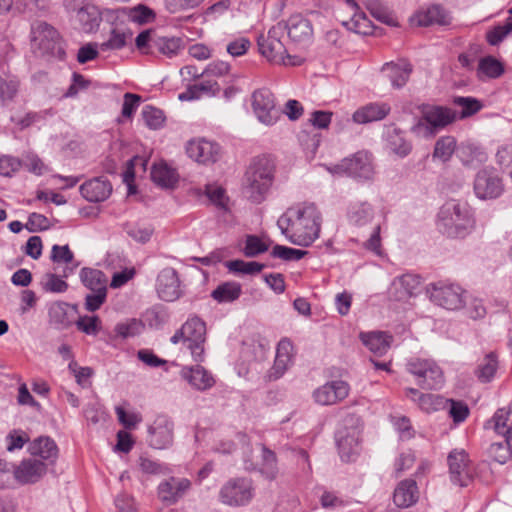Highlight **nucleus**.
Listing matches in <instances>:
<instances>
[{"instance_id": "obj_1", "label": "nucleus", "mask_w": 512, "mask_h": 512, "mask_svg": "<svg viewBox=\"0 0 512 512\" xmlns=\"http://www.w3.org/2000/svg\"><path fill=\"white\" fill-rule=\"evenodd\" d=\"M313 37L310 21L297 14L292 15L286 22H278L268 31L267 36L258 38L261 54L269 61L289 66H299L303 57L292 55L295 48H305Z\"/></svg>"}, {"instance_id": "obj_2", "label": "nucleus", "mask_w": 512, "mask_h": 512, "mask_svg": "<svg viewBox=\"0 0 512 512\" xmlns=\"http://www.w3.org/2000/svg\"><path fill=\"white\" fill-rule=\"evenodd\" d=\"M321 213L313 203H305L287 209L277 221L286 239L298 246L311 245L320 234Z\"/></svg>"}, {"instance_id": "obj_3", "label": "nucleus", "mask_w": 512, "mask_h": 512, "mask_svg": "<svg viewBox=\"0 0 512 512\" xmlns=\"http://www.w3.org/2000/svg\"><path fill=\"white\" fill-rule=\"evenodd\" d=\"M436 227L447 238L464 239L476 228L474 209L466 201L448 200L438 211Z\"/></svg>"}, {"instance_id": "obj_4", "label": "nucleus", "mask_w": 512, "mask_h": 512, "mask_svg": "<svg viewBox=\"0 0 512 512\" xmlns=\"http://www.w3.org/2000/svg\"><path fill=\"white\" fill-rule=\"evenodd\" d=\"M455 110L447 106L424 104L420 108V116L411 126L410 132L422 139H432L440 131L457 120Z\"/></svg>"}, {"instance_id": "obj_5", "label": "nucleus", "mask_w": 512, "mask_h": 512, "mask_svg": "<svg viewBox=\"0 0 512 512\" xmlns=\"http://www.w3.org/2000/svg\"><path fill=\"white\" fill-rule=\"evenodd\" d=\"M273 182V169L266 160H258L246 172L244 191L254 203L264 200Z\"/></svg>"}, {"instance_id": "obj_6", "label": "nucleus", "mask_w": 512, "mask_h": 512, "mask_svg": "<svg viewBox=\"0 0 512 512\" xmlns=\"http://www.w3.org/2000/svg\"><path fill=\"white\" fill-rule=\"evenodd\" d=\"M361 433L362 424L358 417L348 416L344 419L343 426L335 434L339 455L343 461H352L359 453Z\"/></svg>"}, {"instance_id": "obj_7", "label": "nucleus", "mask_w": 512, "mask_h": 512, "mask_svg": "<svg viewBox=\"0 0 512 512\" xmlns=\"http://www.w3.org/2000/svg\"><path fill=\"white\" fill-rule=\"evenodd\" d=\"M406 369L416 377L417 384L423 389H439L444 384L441 368L431 359L411 358L407 361Z\"/></svg>"}, {"instance_id": "obj_8", "label": "nucleus", "mask_w": 512, "mask_h": 512, "mask_svg": "<svg viewBox=\"0 0 512 512\" xmlns=\"http://www.w3.org/2000/svg\"><path fill=\"white\" fill-rule=\"evenodd\" d=\"M243 464L246 471H258L267 479H274L277 474L276 455L262 444L245 450Z\"/></svg>"}, {"instance_id": "obj_9", "label": "nucleus", "mask_w": 512, "mask_h": 512, "mask_svg": "<svg viewBox=\"0 0 512 512\" xmlns=\"http://www.w3.org/2000/svg\"><path fill=\"white\" fill-rule=\"evenodd\" d=\"M251 105L258 121L266 126H273L281 118V108L277 107L274 94L267 88L252 93Z\"/></svg>"}, {"instance_id": "obj_10", "label": "nucleus", "mask_w": 512, "mask_h": 512, "mask_svg": "<svg viewBox=\"0 0 512 512\" xmlns=\"http://www.w3.org/2000/svg\"><path fill=\"white\" fill-rule=\"evenodd\" d=\"M433 303L448 310L463 307L464 290L457 284L447 281L431 283L427 289Z\"/></svg>"}, {"instance_id": "obj_11", "label": "nucleus", "mask_w": 512, "mask_h": 512, "mask_svg": "<svg viewBox=\"0 0 512 512\" xmlns=\"http://www.w3.org/2000/svg\"><path fill=\"white\" fill-rule=\"evenodd\" d=\"M254 496L252 481L248 478L229 479L220 489L219 499L228 506L238 507L248 504Z\"/></svg>"}, {"instance_id": "obj_12", "label": "nucleus", "mask_w": 512, "mask_h": 512, "mask_svg": "<svg viewBox=\"0 0 512 512\" xmlns=\"http://www.w3.org/2000/svg\"><path fill=\"white\" fill-rule=\"evenodd\" d=\"M181 333L184 334V345L190 350L194 361H204L205 323L198 317L189 318L182 325Z\"/></svg>"}, {"instance_id": "obj_13", "label": "nucleus", "mask_w": 512, "mask_h": 512, "mask_svg": "<svg viewBox=\"0 0 512 512\" xmlns=\"http://www.w3.org/2000/svg\"><path fill=\"white\" fill-rule=\"evenodd\" d=\"M474 193L481 200L496 199L504 192L503 180L492 167L479 170L474 179Z\"/></svg>"}, {"instance_id": "obj_14", "label": "nucleus", "mask_w": 512, "mask_h": 512, "mask_svg": "<svg viewBox=\"0 0 512 512\" xmlns=\"http://www.w3.org/2000/svg\"><path fill=\"white\" fill-rule=\"evenodd\" d=\"M147 441L154 449H167L174 440V422L167 415H158L148 426Z\"/></svg>"}, {"instance_id": "obj_15", "label": "nucleus", "mask_w": 512, "mask_h": 512, "mask_svg": "<svg viewBox=\"0 0 512 512\" xmlns=\"http://www.w3.org/2000/svg\"><path fill=\"white\" fill-rule=\"evenodd\" d=\"M450 480L453 484L465 487L472 479L470 460L465 450H453L447 457Z\"/></svg>"}, {"instance_id": "obj_16", "label": "nucleus", "mask_w": 512, "mask_h": 512, "mask_svg": "<svg viewBox=\"0 0 512 512\" xmlns=\"http://www.w3.org/2000/svg\"><path fill=\"white\" fill-rule=\"evenodd\" d=\"M335 172H344L351 177L369 180L374 174L371 157L366 152H358L352 158L344 159L335 167Z\"/></svg>"}, {"instance_id": "obj_17", "label": "nucleus", "mask_w": 512, "mask_h": 512, "mask_svg": "<svg viewBox=\"0 0 512 512\" xmlns=\"http://www.w3.org/2000/svg\"><path fill=\"white\" fill-rule=\"evenodd\" d=\"M156 291L159 298L166 302H173L181 297L180 280L174 268L166 267L159 272L156 279Z\"/></svg>"}, {"instance_id": "obj_18", "label": "nucleus", "mask_w": 512, "mask_h": 512, "mask_svg": "<svg viewBox=\"0 0 512 512\" xmlns=\"http://www.w3.org/2000/svg\"><path fill=\"white\" fill-rule=\"evenodd\" d=\"M220 146L206 139H195L187 143L186 153L194 161L202 164L215 163L220 157Z\"/></svg>"}, {"instance_id": "obj_19", "label": "nucleus", "mask_w": 512, "mask_h": 512, "mask_svg": "<svg viewBox=\"0 0 512 512\" xmlns=\"http://www.w3.org/2000/svg\"><path fill=\"white\" fill-rule=\"evenodd\" d=\"M350 391L349 384L342 380H334L318 387L313 398L320 405H334L344 400Z\"/></svg>"}, {"instance_id": "obj_20", "label": "nucleus", "mask_w": 512, "mask_h": 512, "mask_svg": "<svg viewBox=\"0 0 512 512\" xmlns=\"http://www.w3.org/2000/svg\"><path fill=\"white\" fill-rule=\"evenodd\" d=\"M191 482L186 478L170 477L157 488L158 498L167 505L177 503L190 489Z\"/></svg>"}, {"instance_id": "obj_21", "label": "nucleus", "mask_w": 512, "mask_h": 512, "mask_svg": "<svg viewBox=\"0 0 512 512\" xmlns=\"http://www.w3.org/2000/svg\"><path fill=\"white\" fill-rule=\"evenodd\" d=\"M180 376L192 389L199 392L211 389L216 383L213 374L199 364L184 366L180 371Z\"/></svg>"}, {"instance_id": "obj_22", "label": "nucleus", "mask_w": 512, "mask_h": 512, "mask_svg": "<svg viewBox=\"0 0 512 512\" xmlns=\"http://www.w3.org/2000/svg\"><path fill=\"white\" fill-rule=\"evenodd\" d=\"M47 465L35 458L24 459L13 469V475L20 484H34L46 474Z\"/></svg>"}, {"instance_id": "obj_23", "label": "nucleus", "mask_w": 512, "mask_h": 512, "mask_svg": "<svg viewBox=\"0 0 512 512\" xmlns=\"http://www.w3.org/2000/svg\"><path fill=\"white\" fill-rule=\"evenodd\" d=\"M421 284V278L415 274H403L394 278L388 290L390 298L404 301L416 294Z\"/></svg>"}, {"instance_id": "obj_24", "label": "nucleus", "mask_w": 512, "mask_h": 512, "mask_svg": "<svg viewBox=\"0 0 512 512\" xmlns=\"http://www.w3.org/2000/svg\"><path fill=\"white\" fill-rule=\"evenodd\" d=\"M346 217L351 226L363 228L372 223L375 217V209L366 200H354L347 206Z\"/></svg>"}, {"instance_id": "obj_25", "label": "nucleus", "mask_w": 512, "mask_h": 512, "mask_svg": "<svg viewBox=\"0 0 512 512\" xmlns=\"http://www.w3.org/2000/svg\"><path fill=\"white\" fill-rule=\"evenodd\" d=\"M411 22L421 27L430 25L448 26L452 22V17L442 6L432 5L424 11L417 12L411 18Z\"/></svg>"}, {"instance_id": "obj_26", "label": "nucleus", "mask_w": 512, "mask_h": 512, "mask_svg": "<svg viewBox=\"0 0 512 512\" xmlns=\"http://www.w3.org/2000/svg\"><path fill=\"white\" fill-rule=\"evenodd\" d=\"M293 360V344L288 338L279 341L276 348L275 361L269 371V378L277 380L284 375Z\"/></svg>"}, {"instance_id": "obj_27", "label": "nucleus", "mask_w": 512, "mask_h": 512, "mask_svg": "<svg viewBox=\"0 0 512 512\" xmlns=\"http://www.w3.org/2000/svg\"><path fill=\"white\" fill-rule=\"evenodd\" d=\"M81 195L89 202L105 201L112 193V185L104 177H96L80 186Z\"/></svg>"}, {"instance_id": "obj_28", "label": "nucleus", "mask_w": 512, "mask_h": 512, "mask_svg": "<svg viewBox=\"0 0 512 512\" xmlns=\"http://www.w3.org/2000/svg\"><path fill=\"white\" fill-rule=\"evenodd\" d=\"M406 396L410 397L426 413H433L447 408V399L438 394L421 393L415 388H407Z\"/></svg>"}, {"instance_id": "obj_29", "label": "nucleus", "mask_w": 512, "mask_h": 512, "mask_svg": "<svg viewBox=\"0 0 512 512\" xmlns=\"http://www.w3.org/2000/svg\"><path fill=\"white\" fill-rule=\"evenodd\" d=\"M32 41L43 52H51L59 40V34L55 28L46 22H38L32 26Z\"/></svg>"}, {"instance_id": "obj_30", "label": "nucleus", "mask_w": 512, "mask_h": 512, "mask_svg": "<svg viewBox=\"0 0 512 512\" xmlns=\"http://www.w3.org/2000/svg\"><path fill=\"white\" fill-rule=\"evenodd\" d=\"M381 71L390 80L394 88L400 89L408 82L413 67L407 60L401 59L397 62L385 63Z\"/></svg>"}, {"instance_id": "obj_31", "label": "nucleus", "mask_w": 512, "mask_h": 512, "mask_svg": "<svg viewBox=\"0 0 512 512\" xmlns=\"http://www.w3.org/2000/svg\"><path fill=\"white\" fill-rule=\"evenodd\" d=\"M419 499V489L413 479H405L398 483L393 493V501L399 508H408Z\"/></svg>"}, {"instance_id": "obj_32", "label": "nucleus", "mask_w": 512, "mask_h": 512, "mask_svg": "<svg viewBox=\"0 0 512 512\" xmlns=\"http://www.w3.org/2000/svg\"><path fill=\"white\" fill-rule=\"evenodd\" d=\"M391 111V107L385 102H372L357 109L353 114V121L358 124H366L384 119Z\"/></svg>"}, {"instance_id": "obj_33", "label": "nucleus", "mask_w": 512, "mask_h": 512, "mask_svg": "<svg viewBox=\"0 0 512 512\" xmlns=\"http://www.w3.org/2000/svg\"><path fill=\"white\" fill-rule=\"evenodd\" d=\"M362 343L375 355H384L391 346L392 336L386 332L372 331L360 333Z\"/></svg>"}, {"instance_id": "obj_34", "label": "nucleus", "mask_w": 512, "mask_h": 512, "mask_svg": "<svg viewBox=\"0 0 512 512\" xmlns=\"http://www.w3.org/2000/svg\"><path fill=\"white\" fill-rule=\"evenodd\" d=\"M28 450L32 456H38L48 464H53L58 457V447L49 437L41 436L35 439L30 443Z\"/></svg>"}, {"instance_id": "obj_35", "label": "nucleus", "mask_w": 512, "mask_h": 512, "mask_svg": "<svg viewBox=\"0 0 512 512\" xmlns=\"http://www.w3.org/2000/svg\"><path fill=\"white\" fill-rule=\"evenodd\" d=\"M458 156L463 165L467 167H477L488 159L483 148L472 143L462 144L459 147Z\"/></svg>"}, {"instance_id": "obj_36", "label": "nucleus", "mask_w": 512, "mask_h": 512, "mask_svg": "<svg viewBox=\"0 0 512 512\" xmlns=\"http://www.w3.org/2000/svg\"><path fill=\"white\" fill-rule=\"evenodd\" d=\"M132 32L124 26H116L111 29L107 41L99 45L100 51L119 50L125 47L132 39Z\"/></svg>"}, {"instance_id": "obj_37", "label": "nucleus", "mask_w": 512, "mask_h": 512, "mask_svg": "<svg viewBox=\"0 0 512 512\" xmlns=\"http://www.w3.org/2000/svg\"><path fill=\"white\" fill-rule=\"evenodd\" d=\"M151 178L158 186L171 188L176 184L178 174L175 169L169 167L166 163L161 162L153 165Z\"/></svg>"}, {"instance_id": "obj_38", "label": "nucleus", "mask_w": 512, "mask_h": 512, "mask_svg": "<svg viewBox=\"0 0 512 512\" xmlns=\"http://www.w3.org/2000/svg\"><path fill=\"white\" fill-rule=\"evenodd\" d=\"M499 367L498 356L495 352L487 353L478 364L475 375L482 383L490 382Z\"/></svg>"}, {"instance_id": "obj_39", "label": "nucleus", "mask_w": 512, "mask_h": 512, "mask_svg": "<svg viewBox=\"0 0 512 512\" xmlns=\"http://www.w3.org/2000/svg\"><path fill=\"white\" fill-rule=\"evenodd\" d=\"M242 292L241 284L238 282L221 283L211 293V297L218 303H230L237 300Z\"/></svg>"}, {"instance_id": "obj_40", "label": "nucleus", "mask_w": 512, "mask_h": 512, "mask_svg": "<svg viewBox=\"0 0 512 512\" xmlns=\"http://www.w3.org/2000/svg\"><path fill=\"white\" fill-rule=\"evenodd\" d=\"M80 279L83 285L91 291L107 290V278L98 269L83 268L80 272Z\"/></svg>"}, {"instance_id": "obj_41", "label": "nucleus", "mask_w": 512, "mask_h": 512, "mask_svg": "<svg viewBox=\"0 0 512 512\" xmlns=\"http://www.w3.org/2000/svg\"><path fill=\"white\" fill-rule=\"evenodd\" d=\"M490 455L500 464L512 459V434L502 436L500 441L493 442L489 449Z\"/></svg>"}, {"instance_id": "obj_42", "label": "nucleus", "mask_w": 512, "mask_h": 512, "mask_svg": "<svg viewBox=\"0 0 512 512\" xmlns=\"http://www.w3.org/2000/svg\"><path fill=\"white\" fill-rule=\"evenodd\" d=\"M347 5L353 11V16L348 21H343V25L351 31L359 34H366L369 20L364 13L359 12V6L354 0H345Z\"/></svg>"}, {"instance_id": "obj_43", "label": "nucleus", "mask_w": 512, "mask_h": 512, "mask_svg": "<svg viewBox=\"0 0 512 512\" xmlns=\"http://www.w3.org/2000/svg\"><path fill=\"white\" fill-rule=\"evenodd\" d=\"M77 19L81 24L82 30L86 33L92 32L98 28L101 17L98 8L90 3L84 9L79 11Z\"/></svg>"}, {"instance_id": "obj_44", "label": "nucleus", "mask_w": 512, "mask_h": 512, "mask_svg": "<svg viewBox=\"0 0 512 512\" xmlns=\"http://www.w3.org/2000/svg\"><path fill=\"white\" fill-rule=\"evenodd\" d=\"M182 46V40L178 37H156L152 41V53L155 51L173 57L178 54Z\"/></svg>"}, {"instance_id": "obj_45", "label": "nucleus", "mask_w": 512, "mask_h": 512, "mask_svg": "<svg viewBox=\"0 0 512 512\" xmlns=\"http://www.w3.org/2000/svg\"><path fill=\"white\" fill-rule=\"evenodd\" d=\"M455 149L456 139L453 136H442L435 143L433 158L446 162L451 158Z\"/></svg>"}, {"instance_id": "obj_46", "label": "nucleus", "mask_w": 512, "mask_h": 512, "mask_svg": "<svg viewBox=\"0 0 512 512\" xmlns=\"http://www.w3.org/2000/svg\"><path fill=\"white\" fill-rule=\"evenodd\" d=\"M388 146L393 153L400 157L407 156L412 149L410 142H408L403 133L399 129H393L388 136Z\"/></svg>"}, {"instance_id": "obj_47", "label": "nucleus", "mask_w": 512, "mask_h": 512, "mask_svg": "<svg viewBox=\"0 0 512 512\" xmlns=\"http://www.w3.org/2000/svg\"><path fill=\"white\" fill-rule=\"evenodd\" d=\"M453 104L462 108L460 119L471 117L483 108L481 101L474 97L456 96L453 98Z\"/></svg>"}, {"instance_id": "obj_48", "label": "nucleus", "mask_w": 512, "mask_h": 512, "mask_svg": "<svg viewBox=\"0 0 512 512\" xmlns=\"http://www.w3.org/2000/svg\"><path fill=\"white\" fill-rule=\"evenodd\" d=\"M19 80L17 78H3L0 76V106L12 102L19 91Z\"/></svg>"}, {"instance_id": "obj_49", "label": "nucleus", "mask_w": 512, "mask_h": 512, "mask_svg": "<svg viewBox=\"0 0 512 512\" xmlns=\"http://www.w3.org/2000/svg\"><path fill=\"white\" fill-rule=\"evenodd\" d=\"M124 230L129 237L142 244L147 243L154 232L151 225L142 223H127Z\"/></svg>"}, {"instance_id": "obj_50", "label": "nucleus", "mask_w": 512, "mask_h": 512, "mask_svg": "<svg viewBox=\"0 0 512 512\" xmlns=\"http://www.w3.org/2000/svg\"><path fill=\"white\" fill-rule=\"evenodd\" d=\"M478 70L489 78H499L505 71L504 65L493 56L480 59Z\"/></svg>"}, {"instance_id": "obj_51", "label": "nucleus", "mask_w": 512, "mask_h": 512, "mask_svg": "<svg viewBox=\"0 0 512 512\" xmlns=\"http://www.w3.org/2000/svg\"><path fill=\"white\" fill-rule=\"evenodd\" d=\"M226 267L234 273L252 275L261 272L265 265L255 261L232 260L226 263Z\"/></svg>"}, {"instance_id": "obj_52", "label": "nucleus", "mask_w": 512, "mask_h": 512, "mask_svg": "<svg viewBox=\"0 0 512 512\" xmlns=\"http://www.w3.org/2000/svg\"><path fill=\"white\" fill-rule=\"evenodd\" d=\"M68 305L66 303H55L49 309L50 321L59 328H66L71 324L67 315Z\"/></svg>"}, {"instance_id": "obj_53", "label": "nucleus", "mask_w": 512, "mask_h": 512, "mask_svg": "<svg viewBox=\"0 0 512 512\" xmlns=\"http://www.w3.org/2000/svg\"><path fill=\"white\" fill-rule=\"evenodd\" d=\"M142 117L146 125L151 129H159L165 121L163 111L151 105L143 107Z\"/></svg>"}, {"instance_id": "obj_54", "label": "nucleus", "mask_w": 512, "mask_h": 512, "mask_svg": "<svg viewBox=\"0 0 512 512\" xmlns=\"http://www.w3.org/2000/svg\"><path fill=\"white\" fill-rule=\"evenodd\" d=\"M308 252L305 250L290 248L282 245H275L271 251V256L285 261H298Z\"/></svg>"}, {"instance_id": "obj_55", "label": "nucleus", "mask_w": 512, "mask_h": 512, "mask_svg": "<svg viewBox=\"0 0 512 512\" xmlns=\"http://www.w3.org/2000/svg\"><path fill=\"white\" fill-rule=\"evenodd\" d=\"M41 284L44 291L51 293H64L68 289L67 282L54 273H47Z\"/></svg>"}, {"instance_id": "obj_56", "label": "nucleus", "mask_w": 512, "mask_h": 512, "mask_svg": "<svg viewBox=\"0 0 512 512\" xmlns=\"http://www.w3.org/2000/svg\"><path fill=\"white\" fill-rule=\"evenodd\" d=\"M366 5L371 14L379 21L389 26L398 25L397 20L393 17V15H391L388 11L379 5L378 0H367Z\"/></svg>"}, {"instance_id": "obj_57", "label": "nucleus", "mask_w": 512, "mask_h": 512, "mask_svg": "<svg viewBox=\"0 0 512 512\" xmlns=\"http://www.w3.org/2000/svg\"><path fill=\"white\" fill-rule=\"evenodd\" d=\"M268 248L269 245L262 241L258 236L247 235L243 252L247 257H255L266 252Z\"/></svg>"}, {"instance_id": "obj_58", "label": "nucleus", "mask_w": 512, "mask_h": 512, "mask_svg": "<svg viewBox=\"0 0 512 512\" xmlns=\"http://www.w3.org/2000/svg\"><path fill=\"white\" fill-rule=\"evenodd\" d=\"M142 328L143 325L139 320L130 319L126 322L118 323L115 326V333L118 336L126 339L140 334Z\"/></svg>"}, {"instance_id": "obj_59", "label": "nucleus", "mask_w": 512, "mask_h": 512, "mask_svg": "<svg viewBox=\"0 0 512 512\" xmlns=\"http://www.w3.org/2000/svg\"><path fill=\"white\" fill-rule=\"evenodd\" d=\"M447 408L450 417L453 419L454 423H461L465 421V419L469 415V408L467 404L462 401H455L452 399H447Z\"/></svg>"}, {"instance_id": "obj_60", "label": "nucleus", "mask_w": 512, "mask_h": 512, "mask_svg": "<svg viewBox=\"0 0 512 512\" xmlns=\"http://www.w3.org/2000/svg\"><path fill=\"white\" fill-rule=\"evenodd\" d=\"M512 32V20L508 19L504 25H498L487 33V41L496 46Z\"/></svg>"}, {"instance_id": "obj_61", "label": "nucleus", "mask_w": 512, "mask_h": 512, "mask_svg": "<svg viewBox=\"0 0 512 512\" xmlns=\"http://www.w3.org/2000/svg\"><path fill=\"white\" fill-rule=\"evenodd\" d=\"M75 324L79 331L87 335H97L100 330V320L97 316H80Z\"/></svg>"}, {"instance_id": "obj_62", "label": "nucleus", "mask_w": 512, "mask_h": 512, "mask_svg": "<svg viewBox=\"0 0 512 512\" xmlns=\"http://www.w3.org/2000/svg\"><path fill=\"white\" fill-rule=\"evenodd\" d=\"M68 369L76 378V382L82 387L87 388L90 386V377L93 374V370L90 367H79L75 361H71L68 365Z\"/></svg>"}, {"instance_id": "obj_63", "label": "nucleus", "mask_w": 512, "mask_h": 512, "mask_svg": "<svg viewBox=\"0 0 512 512\" xmlns=\"http://www.w3.org/2000/svg\"><path fill=\"white\" fill-rule=\"evenodd\" d=\"M510 412L504 408L498 409L491 419L494 423V430L501 436L512 434V430L507 427V421L509 419Z\"/></svg>"}, {"instance_id": "obj_64", "label": "nucleus", "mask_w": 512, "mask_h": 512, "mask_svg": "<svg viewBox=\"0 0 512 512\" xmlns=\"http://www.w3.org/2000/svg\"><path fill=\"white\" fill-rule=\"evenodd\" d=\"M205 194L213 204L222 209H226L228 198L222 187L214 184H207L205 185Z\"/></svg>"}]
</instances>
